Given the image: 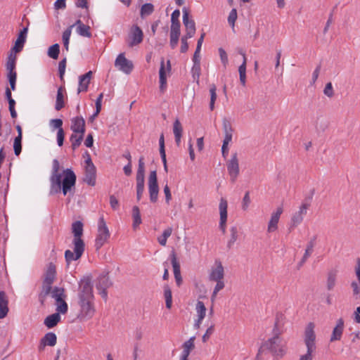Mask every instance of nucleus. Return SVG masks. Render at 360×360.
Returning a JSON list of instances; mask_svg holds the SVG:
<instances>
[{"label": "nucleus", "mask_w": 360, "mask_h": 360, "mask_svg": "<svg viewBox=\"0 0 360 360\" xmlns=\"http://www.w3.org/2000/svg\"><path fill=\"white\" fill-rule=\"evenodd\" d=\"M60 163L56 159L53 160L52 172L50 177L51 190L53 193H59L62 191L64 195H66L75 188L76 183V175L70 169H66L60 173Z\"/></svg>", "instance_id": "obj_1"}, {"label": "nucleus", "mask_w": 360, "mask_h": 360, "mask_svg": "<svg viewBox=\"0 0 360 360\" xmlns=\"http://www.w3.org/2000/svg\"><path fill=\"white\" fill-rule=\"evenodd\" d=\"M83 226V224L80 221H75L72 224L73 251L67 250L65 252V259L68 264H70L72 261L79 259L84 252L85 243L82 238L84 231Z\"/></svg>", "instance_id": "obj_2"}, {"label": "nucleus", "mask_w": 360, "mask_h": 360, "mask_svg": "<svg viewBox=\"0 0 360 360\" xmlns=\"http://www.w3.org/2000/svg\"><path fill=\"white\" fill-rule=\"evenodd\" d=\"M286 352V342L276 334L262 344L259 349V357L264 355L268 359V354L271 353L276 359H281Z\"/></svg>", "instance_id": "obj_3"}, {"label": "nucleus", "mask_w": 360, "mask_h": 360, "mask_svg": "<svg viewBox=\"0 0 360 360\" xmlns=\"http://www.w3.org/2000/svg\"><path fill=\"white\" fill-rule=\"evenodd\" d=\"M224 275V268L222 263L220 261H215L209 275L210 281L217 283L211 296L212 301L215 300L218 292L225 287Z\"/></svg>", "instance_id": "obj_4"}, {"label": "nucleus", "mask_w": 360, "mask_h": 360, "mask_svg": "<svg viewBox=\"0 0 360 360\" xmlns=\"http://www.w3.org/2000/svg\"><path fill=\"white\" fill-rule=\"evenodd\" d=\"M315 325L309 323L304 330V342L307 347V353L300 356L299 360H313L314 353L316 350Z\"/></svg>", "instance_id": "obj_5"}, {"label": "nucleus", "mask_w": 360, "mask_h": 360, "mask_svg": "<svg viewBox=\"0 0 360 360\" xmlns=\"http://www.w3.org/2000/svg\"><path fill=\"white\" fill-rule=\"evenodd\" d=\"M110 232L106 221L103 216H101L98 221L97 235L95 239V247L96 250H99L109 240Z\"/></svg>", "instance_id": "obj_6"}, {"label": "nucleus", "mask_w": 360, "mask_h": 360, "mask_svg": "<svg viewBox=\"0 0 360 360\" xmlns=\"http://www.w3.org/2000/svg\"><path fill=\"white\" fill-rule=\"evenodd\" d=\"M79 302L94 301L93 287L89 278L82 279L79 286Z\"/></svg>", "instance_id": "obj_7"}, {"label": "nucleus", "mask_w": 360, "mask_h": 360, "mask_svg": "<svg viewBox=\"0 0 360 360\" xmlns=\"http://www.w3.org/2000/svg\"><path fill=\"white\" fill-rule=\"evenodd\" d=\"M309 204L307 202H302L298 210L295 212L290 218L288 229L290 231H292L297 226H298L304 220V217L309 210Z\"/></svg>", "instance_id": "obj_8"}, {"label": "nucleus", "mask_w": 360, "mask_h": 360, "mask_svg": "<svg viewBox=\"0 0 360 360\" xmlns=\"http://www.w3.org/2000/svg\"><path fill=\"white\" fill-rule=\"evenodd\" d=\"M56 266L53 264L50 263L47 266L42 285V291L45 295H48L51 292V285L56 278Z\"/></svg>", "instance_id": "obj_9"}, {"label": "nucleus", "mask_w": 360, "mask_h": 360, "mask_svg": "<svg viewBox=\"0 0 360 360\" xmlns=\"http://www.w3.org/2000/svg\"><path fill=\"white\" fill-rule=\"evenodd\" d=\"M148 186L150 200L152 202H155L158 200L159 193L156 171L154 170L150 172Z\"/></svg>", "instance_id": "obj_10"}, {"label": "nucleus", "mask_w": 360, "mask_h": 360, "mask_svg": "<svg viewBox=\"0 0 360 360\" xmlns=\"http://www.w3.org/2000/svg\"><path fill=\"white\" fill-rule=\"evenodd\" d=\"M171 63L168 60L167 64L165 63L164 58H162L160 62V68L159 70V78H160V89L164 92L167 88V78L171 72Z\"/></svg>", "instance_id": "obj_11"}, {"label": "nucleus", "mask_w": 360, "mask_h": 360, "mask_svg": "<svg viewBox=\"0 0 360 360\" xmlns=\"http://www.w3.org/2000/svg\"><path fill=\"white\" fill-rule=\"evenodd\" d=\"M226 167L231 181L235 182L240 173L239 160L236 153L232 154L231 159L226 162Z\"/></svg>", "instance_id": "obj_12"}, {"label": "nucleus", "mask_w": 360, "mask_h": 360, "mask_svg": "<svg viewBox=\"0 0 360 360\" xmlns=\"http://www.w3.org/2000/svg\"><path fill=\"white\" fill-rule=\"evenodd\" d=\"M115 67L120 71L125 73L130 74L134 68L133 63L127 59L124 53H120L115 60Z\"/></svg>", "instance_id": "obj_13"}, {"label": "nucleus", "mask_w": 360, "mask_h": 360, "mask_svg": "<svg viewBox=\"0 0 360 360\" xmlns=\"http://www.w3.org/2000/svg\"><path fill=\"white\" fill-rule=\"evenodd\" d=\"M283 212V209L282 207H278L276 210L271 212L267 224L266 232L268 233H272L278 231V223Z\"/></svg>", "instance_id": "obj_14"}, {"label": "nucleus", "mask_w": 360, "mask_h": 360, "mask_svg": "<svg viewBox=\"0 0 360 360\" xmlns=\"http://www.w3.org/2000/svg\"><path fill=\"white\" fill-rule=\"evenodd\" d=\"M78 303L80 307L78 316L81 319H91L96 312L94 301L79 302Z\"/></svg>", "instance_id": "obj_15"}, {"label": "nucleus", "mask_w": 360, "mask_h": 360, "mask_svg": "<svg viewBox=\"0 0 360 360\" xmlns=\"http://www.w3.org/2000/svg\"><path fill=\"white\" fill-rule=\"evenodd\" d=\"M143 39V33L138 25H133L129 31L127 43L129 47L141 44Z\"/></svg>", "instance_id": "obj_16"}, {"label": "nucleus", "mask_w": 360, "mask_h": 360, "mask_svg": "<svg viewBox=\"0 0 360 360\" xmlns=\"http://www.w3.org/2000/svg\"><path fill=\"white\" fill-rule=\"evenodd\" d=\"M195 311L196 318L194 320L193 326L195 329H199L206 316L207 312V308L202 301H197L195 305Z\"/></svg>", "instance_id": "obj_17"}, {"label": "nucleus", "mask_w": 360, "mask_h": 360, "mask_svg": "<svg viewBox=\"0 0 360 360\" xmlns=\"http://www.w3.org/2000/svg\"><path fill=\"white\" fill-rule=\"evenodd\" d=\"M227 209H228V202L227 200L221 198L219 204V229L222 231L223 233H226V221H227Z\"/></svg>", "instance_id": "obj_18"}, {"label": "nucleus", "mask_w": 360, "mask_h": 360, "mask_svg": "<svg viewBox=\"0 0 360 360\" xmlns=\"http://www.w3.org/2000/svg\"><path fill=\"white\" fill-rule=\"evenodd\" d=\"M27 30V27H24L20 32V33L18 35L17 39L15 42V44L11 49L10 53H13L16 55V53H20L22 50L25 43L26 41Z\"/></svg>", "instance_id": "obj_19"}, {"label": "nucleus", "mask_w": 360, "mask_h": 360, "mask_svg": "<svg viewBox=\"0 0 360 360\" xmlns=\"http://www.w3.org/2000/svg\"><path fill=\"white\" fill-rule=\"evenodd\" d=\"M183 22L186 30L185 36L193 37L195 33V24L193 20L189 18V14L185 9L183 11Z\"/></svg>", "instance_id": "obj_20"}, {"label": "nucleus", "mask_w": 360, "mask_h": 360, "mask_svg": "<svg viewBox=\"0 0 360 360\" xmlns=\"http://www.w3.org/2000/svg\"><path fill=\"white\" fill-rule=\"evenodd\" d=\"M345 328V323L342 319H339L337 322L336 325L334 327L330 338V342H333L335 341L340 340L343 334Z\"/></svg>", "instance_id": "obj_21"}, {"label": "nucleus", "mask_w": 360, "mask_h": 360, "mask_svg": "<svg viewBox=\"0 0 360 360\" xmlns=\"http://www.w3.org/2000/svg\"><path fill=\"white\" fill-rule=\"evenodd\" d=\"M195 339L194 336L191 337L183 344L179 360H188L191 351L195 348Z\"/></svg>", "instance_id": "obj_22"}, {"label": "nucleus", "mask_w": 360, "mask_h": 360, "mask_svg": "<svg viewBox=\"0 0 360 360\" xmlns=\"http://www.w3.org/2000/svg\"><path fill=\"white\" fill-rule=\"evenodd\" d=\"M71 129L76 134L85 133V120L82 117L77 116L71 120Z\"/></svg>", "instance_id": "obj_23"}, {"label": "nucleus", "mask_w": 360, "mask_h": 360, "mask_svg": "<svg viewBox=\"0 0 360 360\" xmlns=\"http://www.w3.org/2000/svg\"><path fill=\"white\" fill-rule=\"evenodd\" d=\"M57 342L56 335L53 333H46L40 341L39 346V351H42L46 346L53 347L56 345Z\"/></svg>", "instance_id": "obj_24"}, {"label": "nucleus", "mask_w": 360, "mask_h": 360, "mask_svg": "<svg viewBox=\"0 0 360 360\" xmlns=\"http://www.w3.org/2000/svg\"><path fill=\"white\" fill-rule=\"evenodd\" d=\"M66 98L67 97L65 89L63 86H61L58 89L57 91L56 101L55 105V109L56 110H60L63 108L65 107Z\"/></svg>", "instance_id": "obj_25"}, {"label": "nucleus", "mask_w": 360, "mask_h": 360, "mask_svg": "<svg viewBox=\"0 0 360 360\" xmlns=\"http://www.w3.org/2000/svg\"><path fill=\"white\" fill-rule=\"evenodd\" d=\"M171 257H172V267H173L175 281H176V285L178 286H180L182 283V278L181 276V270H180V264L178 262L176 255L174 252L171 255Z\"/></svg>", "instance_id": "obj_26"}, {"label": "nucleus", "mask_w": 360, "mask_h": 360, "mask_svg": "<svg viewBox=\"0 0 360 360\" xmlns=\"http://www.w3.org/2000/svg\"><path fill=\"white\" fill-rule=\"evenodd\" d=\"M96 171L95 167H85L84 181L88 185L94 186L96 184Z\"/></svg>", "instance_id": "obj_27"}, {"label": "nucleus", "mask_w": 360, "mask_h": 360, "mask_svg": "<svg viewBox=\"0 0 360 360\" xmlns=\"http://www.w3.org/2000/svg\"><path fill=\"white\" fill-rule=\"evenodd\" d=\"M223 129L224 133L223 144L229 145L232 140V134L233 130L230 122L226 119L223 120Z\"/></svg>", "instance_id": "obj_28"}, {"label": "nucleus", "mask_w": 360, "mask_h": 360, "mask_svg": "<svg viewBox=\"0 0 360 360\" xmlns=\"http://www.w3.org/2000/svg\"><path fill=\"white\" fill-rule=\"evenodd\" d=\"M92 72L89 71L86 74L79 77V87H78V93L81 91H86L88 89V86L90 83V80L91 79Z\"/></svg>", "instance_id": "obj_29"}, {"label": "nucleus", "mask_w": 360, "mask_h": 360, "mask_svg": "<svg viewBox=\"0 0 360 360\" xmlns=\"http://www.w3.org/2000/svg\"><path fill=\"white\" fill-rule=\"evenodd\" d=\"M8 300L6 293L4 291L0 292V319L6 316L8 312Z\"/></svg>", "instance_id": "obj_30"}, {"label": "nucleus", "mask_w": 360, "mask_h": 360, "mask_svg": "<svg viewBox=\"0 0 360 360\" xmlns=\"http://www.w3.org/2000/svg\"><path fill=\"white\" fill-rule=\"evenodd\" d=\"M16 59L17 58L15 53H9L6 64V70L8 71L7 75H11V74L17 75L15 72Z\"/></svg>", "instance_id": "obj_31"}, {"label": "nucleus", "mask_w": 360, "mask_h": 360, "mask_svg": "<svg viewBox=\"0 0 360 360\" xmlns=\"http://www.w3.org/2000/svg\"><path fill=\"white\" fill-rule=\"evenodd\" d=\"M173 133L175 138V142L177 146H179L183 134V127L178 119H176L173 124Z\"/></svg>", "instance_id": "obj_32"}, {"label": "nucleus", "mask_w": 360, "mask_h": 360, "mask_svg": "<svg viewBox=\"0 0 360 360\" xmlns=\"http://www.w3.org/2000/svg\"><path fill=\"white\" fill-rule=\"evenodd\" d=\"M60 321V316L58 313H55L48 316L44 319V325L48 328H52L55 327Z\"/></svg>", "instance_id": "obj_33"}, {"label": "nucleus", "mask_w": 360, "mask_h": 360, "mask_svg": "<svg viewBox=\"0 0 360 360\" xmlns=\"http://www.w3.org/2000/svg\"><path fill=\"white\" fill-rule=\"evenodd\" d=\"M172 232H173V229L172 227L169 226V227L166 228L163 231L162 233L157 238V240H158V243L161 246H163V247L166 246L167 239L172 236Z\"/></svg>", "instance_id": "obj_34"}, {"label": "nucleus", "mask_w": 360, "mask_h": 360, "mask_svg": "<svg viewBox=\"0 0 360 360\" xmlns=\"http://www.w3.org/2000/svg\"><path fill=\"white\" fill-rule=\"evenodd\" d=\"M316 237L311 238L307 244L306 250L302 257V262H305L313 253L314 248L316 245Z\"/></svg>", "instance_id": "obj_35"}, {"label": "nucleus", "mask_w": 360, "mask_h": 360, "mask_svg": "<svg viewBox=\"0 0 360 360\" xmlns=\"http://www.w3.org/2000/svg\"><path fill=\"white\" fill-rule=\"evenodd\" d=\"M164 297L165 300L166 307L170 309L172 307V294L170 288L168 285L164 286Z\"/></svg>", "instance_id": "obj_36"}, {"label": "nucleus", "mask_w": 360, "mask_h": 360, "mask_svg": "<svg viewBox=\"0 0 360 360\" xmlns=\"http://www.w3.org/2000/svg\"><path fill=\"white\" fill-rule=\"evenodd\" d=\"M136 198L140 200L144 192L145 178L136 177Z\"/></svg>", "instance_id": "obj_37"}, {"label": "nucleus", "mask_w": 360, "mask_h": 360, "mask_svg": "<svg viewBox=\"0 0 360 360\" xmlns=\"http://www.w3.org/2000/svg\"><path fill=\"white\" fill-rule=\"evenodd\" d=\"M133 228L136 229L141 224V218L139 209L134 206L132 209Z\"/></svg>", "instance_id": "obj_38"}, {"label": "nucleus", "mask_w": 360, "mask_h": 360, "mask_svg": "<svg viewBox=\"0 0 360 360\" xmlns=\"http://www.w3.org/2000/svg\"><path fill=\"white\" fill-rule=\"evenodd\" d=\"M84 135L82 134H73L70 136L71 146L73 150L77 148L83 140Z\"/></svg>", "instance_id": "obj_39"}, {"label": "nucleus", "mask_w": 360, "mask_h": 360, "mask_svg": "<svg viewBox=\"0 0 360 360\" xmlns=\"http://www.w3.org/2000/svg\"><path fill=\"white\" fill-rule=\"evenodd\" d=\"M73 25L70 26L63 33L62 39L65 49L68 51L69 49V41L72 34V28Z\"/></svg>", "instance_id": "obj_40"}, {"label": "nucleus", "mask_w": 360, "mask_h": 360, "mask_svg": "<svg viewBox=\"0 0 360 360\" xmlns=\"http://www.w3.org/2000/svg\"><path fill=\"white\" fill-rule=\"evenodd\" d=\"M52 297L55 299L56 302L63 300L65 297L63 288H55L52 291Z\"/></svg>", "instance_id": "obj_41"}, {"label": "nucleus", "mask_w": 360, "mask_h": 360, "mask_svg": "<svg viewBox=\"0 0 360 360\" xmlns=\"http://www.w3.org/2000/svg\"><path fill=\"white\" fill-rule=\"evenodd\" d=\"M217 87L214 84L210 85V110H213L214 109V103L217 99Z\"/></svg>", "instance_id": "obj_42"}, {"label": "nucleus", "mask_w": 360, "mask_h": 360, "mask_svg": "<svg viewBox=\"0 0 360 360\" xmlns=\"http://www.w3.org/2000/svg\"><path fill=\"white\" fill-rule=\"evenodd\" d=\"M336 277L337 276L335 272H330L328 274L326 285L328 290H332L334 288L336 283Z\"/></svg>", "instance_id": "obj_43"}, {"label": "nucleus", "mask_w": 360, "mask_h": 360, "mask_svg": "<svg viewBox=\"0 0 360 360\" xmlns=\"http://www.w3.org/2000/svg\"><path fill=\"white\" fill-rule=\"evenodd\" d=\"M60 53V46L58 44L51 46L48 50V56L53 58L57 59Z\"/></svg>", "instance_id": "obj_44"}, {"label": "nucleus", "mask_w": 360, "mask_h": 360, "mask_svg": "<svg viewBox=\"0 0 360 360\" xmlns=\"http://www.w3.org/2000/svg\"><path fill=\"white\" fill-rule=\"evenodd\" d=\"M77 32L78 34L82 37L88 38H90L91 37L90 27L89 25H84L77 27Z\"/></svg>", "instance_id": "obj_45"}, {"label": "nucleus", "mask_w": 360, "mask_h": 360, "mask_svg": "<svg viewBox=\"0 0 360 360\" xmlns=\"http://www.w3.org/2000/svg\"><path fill=\"white\" fill-rule=\"evenodd\" d=\"M22 139L20 136H16L13 141V150L16 156H18L22 151Z\"/></svg>", "instance_id": "obj_46"}, {"label": "nucleus", "mask_w": 360, "mask_h": 360, "mask_svg": "<svg viewBox=\"0 0 360 360\" xmlns=\"http://www.w3.org/2000/svg\"><path fill=\"white\" fill-rule=\"evenodd\" d=\"M56 313L60 314H66L68 309V304L65 301V300L58 301L56 302Z\"/></svg>", "instance_id": "obj_47"}, {"label": "nucleus", "mask_w": 360, "mask_h": 360, "mask_svg": "<svg viewBox=\"0 0 360 360\" xmlns=\"http://www.w3.org/2000/svg\"><path fill=\"white\" fill-rule=\"evenodd\" d=\"M154 11V6L152 4H145L141 6V17L150 15Z\"/></svg>", "instance_id": "obj_48"}, {"label": "nucleus", "mask_w": 360, "mask_h": 360, "mask_svg": "<svg viewBox=\"0 0 360 360\" xmlns=\"http://www.w3.org/2000/svg\"><path fill=\"white\" fill-rule=\"evenodd\" d=\"M230 240L228 242V246L231 247L238 239V229L236 226H232L230 229Z\"/></svg>", "instance_id": "obj_49"}, {"label": "nucleus", "mask_w": 360, "mask_h": 360, "mask_svg": "<svg viewBox=\"0 0 360 360\" xmlns=\"http://www.w3.org/2000/svg\"><path fill=\"white\" fill-rule=\"evenodd\" d=\"M143 158L141 157L139 160V167L136 177L145 178V163Z\"/></svg>", "instance_id": "obj_50"}, {"label": "nucleus", "mask_w": 360, "mask_h": 360, "mask_svg": "<svg viewBox=\"0 0 360 360\" xmlns=\"http://www.w3.org/2000/svg\"><path fill=\"white\" fill-rule=\"evenodd\" d=\"M200 71V63H193V66L192 68L191 72L194 79H195L198 83L199 82Z\"/></svg>", "instance_id": "obj_51"}, {"label": "nucleus", "mask_w": 360, "mask_h": 360, "mask_svg": "<svg viewBox=\"0 0 360 360\" xmlns=\"http://www.w3.org/2000/svg\"><path fill=\"white\" fill-rule=\"evenodd\" d=\"M109 281L108 278L105 276H101L98 278V283L96 285V288L98 290L103 289V288H108L109 287Z\"/></svg>", "instance_id": "obj_52"}, {"label": "nucleus", "mask_w": 360, "mask_h": 360, "mask_svg": "<svg viewBox=\"0 0 360 360\" xmlns=\"http://www.w3.org/2000/svg\"><path fill=\"white\" fill-rule=\"evenodd\" d=\"M65 68H66V59L64 58L61 61H60L58 64V72H59V77L62 82H64V75L65 72Z\"/></svg>", "instance_id": "obj_53"}, {"label": "nucleus", "mask_w": 360, "mask_h": 360, "mask_svg": "<svg viewBox=\"0 0 360 360\" xmlns=\"http://www.w3.org/2000/svg\"><path fill=\"white\" fill-rule=\"evenodd\" d=\"M214 332V324L212 323L206 330L205 334L202 337V340L203 342H206L210 338V336Z\"/></svg>", "instance_id": "obj_54"}, {"label": "nucleus", "mask_w": 360, "mask_h": 360, "mask_svg": "<svg viewBox=\"0 0 360 360\" xmlns=\"http://www.w3.org/2000/svg\"><path fill=\"white\" fill-rule=\"evenodd\" d=\"M237 11L236 8H233L229 13L228 17V22L232 27H234L235 26V22L237 20Z\"/></svg>", "instance_id": "obj_55"}, {"label": "nucleus", "mask_w": 360, "mask_h": 360, "mask_svg": "<svg viewBox=\"0 0 360 360\" xmlns=\"http://www.w3.org/2000/svg\"><path fill=\"white\" fill-rule=\"evenodd\" d=\"M218 51H219V54L221 61L223 65L224 66V68H226V66L229 63L227 53L223 48H219Z\"/></svg>", "instance_id": "obj_56"}, {"label": "nucleus", "mask_w": 360, "mask_h": 360, "mask_svg": "<svg viewBox=\"0 0 360 360\" xmlns=\"http://www.w3.org/2000/svg\"><path fill=\"white\" fill-rule=\"evenodd\" d=\"M323 94L329 98H332L334 96V90L331 82H328L326 84Z\"/></svg>", "instance_id": "obj_57"}, {"label": "nucleus", "mask_w": 360, "mask_h": 360, "mask_svg": "<svg viewBox=\"0 0 360 360\" xmlns=\"http://www.w3.org/2000/svg\"><path fill=\"white\" fill-rule=\"evenodd\" d=\"M240 53L243 56V63L238 68L239 75L240 74H246V65H247V58L245 53L243 52H240Z\"/></svg>", "instance_id": "obj_58"}, {"label": "nucleus", "mask_w": 360, "mask_h": 360, "mask_svg": "<svg viewBox=\"0 0 360 360\" xmlns=\"http://www.w3.org/2000/svg\"><path fill=\"white\" fill-rule=\"evenodd\" d=\"M50 126L54 129H63V120L61 119H53L50 121Z\"/></svg>", "instance_id": "obj_59"}, {"label": "nucleus", "mask_w": 360, "mask_h": 360, "mask_svg": "<svg viewBox=\"0 0 360 360\" xmlns=\"http://www.w3.org/2000/svg\"><path fill=\"white\" fill-rule=\"evenodd\" d=\"M250 202H251V200H250V193H249V192H246L243 198V201H242V209L244 211H246L248 209Z\"/></svg>", "instance_id": "obj_60"}, {"label": "nucleus", "mask_w": 360, "mask_h": 360, "mask_svg": "<svg viewBox=\"0 0 360 360\" xmlns=\"http://www.w3.org/2000/svg\"><path fill=\"white\" fill-rule=\"evenodd\" d=\"M57 143L58 146H62L63 145V141L65 139V132L63 129H60L57 131Z\"/></svg>", "instance_id": "obj_61"}, {"label": "nucleus", "mask_w": 360, "mask_h": 360, "mask_svg": "<svg viewBox=\"0 0 360 360\" xmlns=\"http://www.w3.org/2000/svg\"><path fill=\"white\" fill-rule=\"evenodd\" d=\"M180 22H172L171 25L170 33L180 35Z\"/></svg>", "instance_id": "obj_62"}, {"label": "nucleus", "mask_w": 360, "mask_h": 360, "mask_svg": "<svg viewBox=\"0 0 360 360\" xmlns=\"http://www.w3.org/2000/svg\"><path fill=\"white\" fill-rule=\"evenodd\" d=\"M11 89L12 91L15 90V84H16V79H17V75L11 74V75H7Z\"/></svg>", "instance_id": "obj_63"}, {"label": "nucleus", "mask_w": 360, "mask_h": 360, "mask_svg": "<svg viewBox=\"0 0 360 360\" xmlns=\"http://www.w3.org/2000/svg\"><path fill=\"white\" fill-rule=\"evenodd\" d=\"M190 38L191 37H188L187 36H184L181 38V52L186 53L188 51V44L187 40H188V39H190Z\"/></svg>", "instance_id": "obj_64"}]
</instances>
